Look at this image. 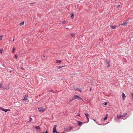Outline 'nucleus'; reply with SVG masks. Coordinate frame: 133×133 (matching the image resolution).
Returning a JSON list of instances; mask_svg holds the SVG:
<instances>
[{
    "label": "nucleus",
    "mask_w": 133,
    "mask_h": 133,
    "mask_svg": "<svg viewBox=\"0 0 133 133\" xmlns=\"http://www.w3.org/2000/svg\"><path fill=\"white\" fill-rule=\"evenodd\" d=\"M74 14H73L72 13V14H71V18L72 19L74 18Z\"/></svg>",
    "instance_id": "412c9836"
},
{
    "label": "nucleus",
    "mask_w": 133,
    "mask_h": 133,
    "mask_svg": "<svg viewBox=\"0 0 133 133\" xmlns=\"http://www.w3.org/2000/svg\"><path fill=\"white\" fill-rule=\"evenodd\" d=\"M122 96L123 98V100H124L125 98V95L124 93H122Z\"/></svg>",
    "instance_id": "0eeeda50"
},
{
    "label": "nucleus",
    "mask_w": 133,
    "mask_h": 133,
    "mask_svg": "<svg viewBox=\"0 0 133 133\" xmlns=\"http://www.w3.org/2000/svg\"><path fill=\"white\" fill-rule=\"evenodd\" d=\"M106 62L107 63V64L108 65V66L107 67V68H108L110 66V64H109L110 61H108L107 60H106Z\"/></svg>",
    "instance_id": "9d476101"
},
{
    "label": "nucleus",
    "mask_w": 133,
    "mask_h": 133,
    "mask_svg": "<svg viewBox=\"0 0 133 133\" xmlns=\"http://www.w3.org/2000/svg\"><path fill=\"white\" fill-rule=\"evenodd\" d=\"M77 123H78V125L80 126H81V125H82V124L83 122H81L78 121H77Z\"/></svg>",
    "instance_id": "1a4fd4ad"
},
{
    "label": "nucleus",
    "mask_w": 133,
    "mask_h": 133,
    "mask_svg": "<svg viewBox=\"0 0 133 133\" xmlns=\"http://www.w3.org/2000/svg\"><path fill=\"white\" fill-rule=\"evenodd\" d=\"M2 88H3V89H5V88H5L4 87H3Z\"/></svg>",
    "instance_id": "ea45409f"
},
{
    "label": "nucleus",
    "mask_w": 133,
    "mask_h": 133,
    "mask_svg": "<svg viewBox=\"0 0 133 133\" xmlns=\"http://www.w3.org/2000/svg\"><path fill=\"white\" fill-rule=\"evenodd\" d=\"M120 6L119 5H118L117 6V7H118Z\"/></svg>",
    "instance_id": "a19ab883"
},
{
    "label": "nucleus",
    "mask_w": 133,
    "mask_h": 133,
    "mask_svg": "<svg viewBox=\"0 0 133 133\" xmlns=\"http://www.w3.org/2000/svg\"><path fill=\"white\" fill-rule=\"evenodd\" d=\"M46 108V107L44 108H38V109L39 111L41 113H42L45 110Z\"/></svg>",
    "instance_id": "f03ea898"
},
{
    "label": "nucleus",
    "mask_w": 133,
    "mask_h": 133,
    "mask_svg": "<svg viewBox=\"0 0 133 133\" xmlns=\"http://www.w3.org/2000/svg\"><path fill=\"white\" fill-rule=\"evenodd\" d=\"M0 109L4 111L5 112H6L8 111H10V109H3V108L0 107Z\"/></svg>",
    "instance_id": "7ed1b4c3"
},
{
    "label": "nucleus",
    "mask_w": 133,
    "mask_h": 133,
    "mask_svg": "<svg viewBox=\"0 0 133 133\" xmlns=\"http://www.w3.org/2000/svg\"><path fill=\"white\" fill-rule=\"evenodd\" d=\"M122 117V115H118L117 116V118L118 119H119L121 117Z\"/></svg>",
    "instance_id": "2eb2a0df"
},
{
    "label": "nucleus",
    "mask_w": 133,
    "mask_h": 133,
    "mask_svg": "<svg viewBox=\"0 0 133 133\" xmlns=\"http://www.w3.org/2000/svg\"><path fill=\"white\" fill-rule=\"evenodd\" d=\"M77 90H78V91H80V92L81 91L80 90H79V89H77Z\"/></svg>",
    "instance_id": "c9c22d12"
},
{
    "label": "nucleus",
    "mask_w": 133,
    "mask_h": 133,
    "mask_svg": "<svg viewBox=\"0 0 133 133\" xmlns=\"http://www.w3.org/2000/svg\"><path fill=\"white\" fill-rule=\"evenodd\" d=\"M107 104V102H105L104 103V105H106Z\"/></svg>",
    "instance_id": "7c9ffc66"
},
{
    "label": "nucleus",
    "mask_w": 133,
    "mask_h": 133,
    "mask_svg": "<svg viewBox=\"0 0 133 133\" xmlns=\"http://www.w3.org/2000/svg\"><path fill=\"white\" fill-rule=\"evenodd\" d=\"M77 99L78 100H82L83 99L80 97H79L77 95H75L72 98V99L74 100L75 99Z\"/></svg>",
    "instance_id": "f257e3e1"
},
{
    "label": "nucleus",
    "mask_w": 133,
    "mask_h": 133,
    "mask_svg": "<svg viewBox=\"0 0 133 133\" xmlns=\"http://www.w3.org/2000/svg\"><path fill=\"white\" fill-rule=\"evenodd\" d=\"M66 23V21H63L62 22V24H64Z\"/></svg>",
    "instance_id": "aec40b11"
},
{
    "label": "nucleus",
    "mask_w": 133,
    "mask_h": 133,
    "mask_svg": "<svg viewBox=\"0 0 133 133\" xmlns=\"http://www.w3.org/2000/svg\"><path fill=\"white\" fill-rule=\"evenodd\" d=\"M87 120H88V122L89 121V118L88 117V118H87Z\"/></svg>",
    "instance_id": "72a5a7b5"
},
{
    "label": "nucleus",
    "mask_w": 133,
    "mask_h": 133,
    "mask_svg": "<svg viewBox=\"0 0 133 133\" xmlns=\"http://www.w3.org/2000/svg\"><path fill=\"white\" fill-rule=\"evenodd\" d=\"M28 97V95L27 94L25 95L24 99H23V101H26L27 99V97Z\"/></svg>",
    "instance_id": "20e7f679"
},
{
    "label": "nucleus",
    "mask_w": 133,
    "mask_h": 133,
    "mask_svg": "<svg viewBox=\"0 0 133 133\" xmlns=\"http://www.w3.org/2000/svg\"><path fill=\"white\" fill-rule=\"evenodd\" d=\"M50 91H51V92H52L53 93L55 92L54 91L52 90H50Z\"/></svg>",
    "instance_id": "bb28decb"
},
{
    "label": "nucleus",
    "mask_w": 133,
    "mask_h": 133,
    "mask_svg": "<svg viewBox=\"0 0 133 133\" xmlns=\"http://www.w3.org/2000/svg\"><path fill=\"white\" fill-rule=\"evenodd\" d=\"M91 88H90V90H89V91H91Z\"/></svg>",
    "instance_id": "4c0bfd02"
},
{
    "label": "nucleus",
    "mask_w": 133,
    "mask_h": 133,
    "mask_svg": "<svg viewBox=\"0 0 133 133\" xmlns=\"http://www.w3.org/2000/svg\"><path fill=\"white\" fill-rule=\"evenodd\" d=\"M127 114L126 113H125L123 114V115H122V117H125V116L127 115Z\"/></svg>",
    "instance_id": "5701e85b"
},
{
    "label": "nucleus",
    "mask_w": 133,
    "mask_h": 133,
    "mask_svg": "<svg viewBox=\"0 0 133 133\" xmlns=\"http://www.w3.org/2000/svg\"><path fill=\"white\" fill-rule=\"evenodd\" d=\"M111 28H112L113 29H114L116 27V26L115 25H111L110 26Z\"/></svg>",
    "instance_id": "f8f14e48"
},
{
    "label": "nucleus",
    "mask_w": 133,
    "mask_h": 133,
    "mask_svg": "<svg viewBox=\"0 0 133 133\" xmlns=\"http://www.w3.org/2000/svg\"><path fill=\"white\" fill-rule=\"evenodd\" d=\"M14 41V39H13V40H12V41Z\"/></svg>",
    "instance_id": "37998d69"
},
{
    "label": "nucleus",
    "mask_w": 133,
    "mask_h": 133,
    "mask_svg": "<svg viewBox=\"0 0 133 133\" xmlns=\"http://www.w3.org/2000/svg\"><path fill=\"white\" fill-rule=\"evenodd\" d=\"M56 133H58V132H57L56 131Z\"/></svg>",
    "instance_id": "79ce46f5"
},
{
    "label": "nucleus",
    "mask_w": 133,
    "mask_h": 133,
    "mask_svg": "<svg viewBox=\"0 0 133 133\" xmlns=\"http://www.w3.org/2000/svg\"><path fill=\"white\" fill-rule=\"evenodd\" d=\"M128 22V21H127V22H124L123 23H122L121 24H120L119 25V26H120V25H126L127 23Z\"/></svg>",
    "instance_id": "6e6552de"
},
{
    "label": "nucleus",
    "mask_w": 133,
    "mask_h": 133,
    "mask_svg": "<svg viewBox=\"0 0 133 133\" xmlns=\"http://www.w3.org/2000/svg\"><path fill=\"white\" fill-rule=\"evenodd\" d=\"M15 58L16 59H17V55H16L15 54Z\"/></svg>",
    "instance_id": "a878e982"
},
{
    "label": "nucleus",
    "mask_w": 133,
    "mask_h": 133,
    "mask_svg": "<svg viewBox=\"0 0 133 133\" xmlns=\"http://www.w3.org/2000/svg\"><path fill=\"white\" fill-rule=\"evenodd\" d=\"M78 116H80V114H79V113H78Z\"/></svg>",
    "instance_id": "f704fd0d"
},
{
    "label": "nucleus",
    "mask_w": 133,
    "mask_h": 133,
    "mask_svg": "<svg viewBox=\"0 0 133 133\" xmlns=\"http://www.w3.org/2000/svg\"><path fill=\"white\" fill-rule=\"evenodd\" d=\"M131 96H132V98L133 99V93L132 94Z\"/></svg>",
    "instance_id": "2f4dec72"
},
{
    "label": "nucleus",
    "mask_w": 133,
    "mask_h": 133,
    "mask_svg": "<svg viewBox=\"0 0 133 133\" xmlns=\"http://www.w3.org/2000/svg\"><path fill=\"white\" fill-rule=\"evenodd\" d=\"M24 24V22H23L22 23H20V26H21L22 25H23Z\"/></svg>",
    "instance_id": "b1692460"
},
{
    "label": "nucleus",
    "mask_w": 133,
    "mask_h": 133,
    "mask_svg": "<svg viewBox=\"0 0 133 133\" xmlns=\"http://www.w3.org/2000/svg\"><path fill=\"white\" fill-rule=\"evenodd\" d=\"M32 119L31 118V117H30L29 118V122H31V121H32Z\"/></svg>",
    "instance_id": "393cba45"
},
{
    "label": "nucleus",
    "mask_w": 133,
    "mask_h": 133,
    "mask_svg": "<svg viewBox=\"0 0 133 133\" xmlns=\"http://www.w3.org/2000/svg\"><path fill=\"white\" fill-rule=\"evenodd\" d=\"M61 62V61L60 60H57L56 63H60Z\"/></svg>",
    "instance_id": "4468645a"
},
{
    "label": "nucleus",
    "mask_w": 133,
    "mask_h": 133,
    "mask_svg": "<svg viewBox=\"0 0 133 133\" xmlns=\"http://www.w3.org/2000/svg\"><path fill=\"white\" fill-rule=\"evenodd\" d=\"M65 66H64L62 65V66H57V68L58 69H60L62 67H64Z\"/></svg>",
    "instance_id": "9b49d317"
},
{
    "label": "nucleus",
    "mask_w": 133,
    "mask_h": 133,
    "mask_svg": "<svg viewBox=\"0 0 133 133\" xmlns=\"http://www.w3.org/2000/svg\"><path fill=\"white\" fill-rule=\"evenodd\" d=\"M75 33H72L70 34L71 36L74 37L75 35Z\"/></svg>",
    "instance_id": "f3484780"
},
{
    "label": "nucleus",
    "mask_w": 133,
    "mask_h": 133,
    "mask_svg": "<svg viewBox=\"0 0 133 133\" xmlns=\"http://www.w3.org/2000/svg\"><path fill=\"white\" fill-rule=\"evenodd\" d=\"M3 35L0 36V41L2 40Z\"/></svg>",
    "instance_id": "4be33fe9"
},
{
    "label": "nucleus",
    "mask_w": 133,
    "mask_h": 133,
    "mask_svg": "<svg viewBox=\"0 0 133 133\" xmlns=\"http://www.w3.org/2000/svg\"><path fill=\"white\" fill-rule=\"evenodd\" d=\"M15 50V47H13V50H12V52L13 53H14V52Z\"/></svg>",
    "instance_id": "6ab92c4d"
},
{
    "label": "nucleus",
    "mask_w": 133,
    "mask_h": 133,
    "mask_svg": "<svg viewBox=\"0 0 133 133\" xmlns=\"http://www.w3.org/2000/svg\"><path fill=\"white\" fill-rule=\"evenodd\" d=\"M2 50H0V53L1 54H2Z\"/></svg>",
    "instance_id": "c85d7f7f"
},
{
    "label": "nucleus",
    "mask_w": 133,
    "mask_h": 133,
    "mask_svg": "<svg viewBox=\"0 0 133 133\" xmlns=\"http://www.w3.org/2000/svg\"><path fill=\"white\" fill-rule=\"evenodd\" d=\"M42 133H48V131L46 130V131L45 132H43Z\"/></svg>",
    "instance_id": "c756f323"
},
{
    "label": "nucleus",
    "mask_w": 133,
    "mask_h": 133,
    "mask_svg": "<svg viewBox=\"0 0 133 133\" xmlns=\"http://www.w3.org/2000/svg\"><path fill=\"white\" fill-rule=\"evenodd\" d=\"M93 120L94 121L96 122H97L96 121V120L95 119H93Z\"/></svg>",
    "instance_id": "58836bf2"
},
{
    "label": "nucleus",
    "mask_w": 133,
    "mask_h": 133,
    "mask_svg": "<svg viewBox=\"0 0 133 133\" xmlns=\"http://www.w3.org/2000/svg\"><path fill=\"white\" fill-rule=\"evenodd\" d=\"M108 116V114H106V116L104 117V119L105 121H106L107 119V116Z\"/></svg>",
    "instance_id": "ddd939ff"
},
{
    "label": "nucleus",
    "mask_w": 133,
    "mask_h": 133,
    "mask_svg": "<svg viewBox=\"0 0 133 133\" xmlns=\"http://www.w3.org/2000/svg\"><path fill=\"white\" fill-rule=\"evenodd\" d=\"M11 71H10V72H11Z\"/></svg>",
    "instance_id": "c03bdc74"
},
{
    "label": "nucleus",
    "mask_w": 133,
    "mask_h": 133,
    "mask_svg": "<svg viewBox=\"0 0 133 133\" xmlns=\"http://www.w3.org/2000/svg\"><path fill=\"white\" fill-rule=\"evenodd\" d=\"M2 66L4 67H5V66H4V64H3Z\"/></svg>",
    "instance_id": "e433bc0d"
},
{
    "label": "nucleus",
    "mask_w": 133,
    "mask_h": 133,
    "mask_svg": "<svg viewBox=\"0 0 133 133\" xmlns=\"http://www.w3.org/2000/svg\"><path fill=\"white\" fill-rule=\"evenodd\" d=\"M9 89V88L8 89Z\"/></svg>",
    "instance_id": "49530a36"
},
{
    "label": "nucleus",
    "mask_w": 133,
    "mask_h": 133,
    "mask_svg": "<svg viewBox=\"0 0 133 133\" xmlns=\"http://www.w3.org/2000/svg\"><path fill=\"white\" fill-rule=\"evenodd\" d=\"M66 29H68V28H66Z\"/></svg>",
    "instance_id": "a18cd8bd"
},
{
    "label": "nucleus",
    "mask_w": 133,
    "mask_h": 133,
    "mask_svg": "<svg viewBox=\"0 0 133 133\" xmlns=\"http://www.w3.org/2000/svg\"><path fill=\"white\" fill-rule=\"evenodd\" d=\"M34 127L37 130H38V131H40L41 130L40 127L39 126H34Z\"/></svg>",
    "instance_id": "423d86ee"
},
{
    "label": "nucleus",
    "mask_w": 133,
    "mask_h": 133,
    "mask_svg": "<svg viewBox=\"0 0 133 133\" xmlns=\"http://www.w3.org/2000/svg\"><path fill=\"white\" fill-rule=\"evenodd\" d=\"M56 126L57 125H55L53 127V132L54 133H55L56 132Z\"/></svg>",
    "instance_id": "39448f33"
},
{
    "label": "nucleus",
    "mask_w": 133,
    "mask_h": 133,
    "mask_svg": "<svg viewBox=\"0 0 133 133\" xmlns=\"http://www.w3.org/2000/svg\"><path fill=\"white\" fill-rule=\"evenodd\" d=\"M72 129V126H70L69 127V130L70 131Z\"/></svg>",
    "instance_id": "a211bd4d"
},
{
    "label": "nucleus",
    "mask_w": 133,
    "mask_h": 133,
    "mask_svg": "<svg viewBox=\"0 0 133 133\" xmlns=\"http://www.w3.org/2000/svg\"><path fill=\"white\" fill-rule=\"evenodd\" d=\"M84 114L85 115L86 117L87 118H88V116H89V115L87 113H85Z\"/></svg>",
    "instance_id": "dca6fc26"
},
{
    "label": "nucleus",
    "mask_w": 133,
    "mask_h": 133,
    "mask_svg": "<svg viewBox=\"0 0 133 133\" xmlns=\"http://www.w3.org/2000/svg\"><path fill=\"white\" fill-rule=\"evenodd\" d=\"M21 69H22V70H24V68H23L21 67Z\"/></svg>",
    "instance_id": "473e14b6"
},
{
    "label": "nucleus",
    "mask_w": 133,
    "mask_h": 133,
    "mask_svg": "<svg viewBox=\"0 0 133 133\" xmlns=\"http://www.w3.org/2000/svg\"><path fill=\"white\" fill-rule=\"evenodd\" d=\"M2 87V84H0V89Z\"/></svg>",
    "instance_id": "cd10ccee"
}]
</instances>
